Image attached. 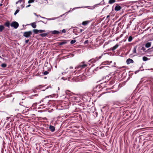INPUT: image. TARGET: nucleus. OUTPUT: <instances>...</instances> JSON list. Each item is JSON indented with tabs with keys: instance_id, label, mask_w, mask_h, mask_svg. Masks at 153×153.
<instances>
[{
	"instance_id": "nucleus-1",
	"label": "nucleus",
	"mask_w": 153,
	"mask_h": 153,
	"mask_svg": "<svg viewBox=\"0 0 153 153\" xmlns=\"http://www.w3.org/2000/svg\"><path fill=\"white\" fill-rule=\"evenodd\" d=\"M84 62H83L81 63L79 65H78L76 68L79 71L86 67L87 66V65L86 64H83Z\"/></svg>"
},
{
	"instance_id": "nucleus-2",
	"label": "nucleus",
	"mask_w": 153,
	"mask_h": 153,
	"mask_svg": "<svg viewBox=\"0 0 153 153\" xmlns=\"http://www.w3.org/2000/svg\"><path fill=\"white\" fill-rule=\"evenodd\" d=\"M10 26L11 27H13L14 29H16L18 27L19 24L16 22L13 21L11 23Z\"/></svg>"
},
{
	"instance_id": "nucleus-3",
	"label": "nucleus",
	"mask_w": 153,
	"mask_h": 153,
	"mask_svg": "<svg viewBox=\"0 0 153 153\" xmlns=\"http://www.w3.org/2000/svg\"><path fill=\"white\" fill-rule=\"evenodd\" d=\"M32 33L31 31H26L24 32L23 36L26 38H28L32 35Z\"/></svg>"
},
{
	"instance_id": "nucleus-4",
	"label": "nucleus",
	"mask_w": 153,
	"mask_h": 153,
	"mask_svg": "<svg viewBox=\"0 0 153 153\" xmlns=\"http://www.w3.org/2000/svg\"><path fill=\"white\" fill-rule=\"evenodd\" d=\"M23 100H24V101L22 102H20L19 103V105L24 106L25 107H27V102L25 100H24L22 99Z\"/></svg>"
},
{
	"instance_id": "nucleus-5",
	"label": "nucleus",
	"mask_w": 153,
	"mask_h": 153,
	"mask_svg": "<svg viewBox=\"0 0 153 153\" xmlns=\"http://www.w3.org/2000/svg\"><path fill=\"white\" fill-rule=\"evenodd\" d=\"M61 30H60L59 31L54 30L53 31H51L49 32L50 33H51V34H59L60 33H61Z\"/></svg>"
},
{
	"instance_id": "nucleus-6",
	"label": "nucleus",
	"mask_w": 153,
	"mask_h": 153,
	"mask_svg": "<svg viewBox=\"0 0 153 153\" xmlns=\"http://www.w3.org/2000/svg\"><path fill=\"white\" fill-rule=\"evenodd\" d=\"M67 43V41L66 40H63L62 41L59 42H58V44L59 45H62L66 44Z\"/></svg>"
},
{
	"instance_id": "nucleus-7",
	"label": "nucleus",
	"mask_w": 153,
	"mask_h": 153,
	"mask_svg": "<svg viewBox=\"0 0 153 153\" xmlns=\"http://www.w3.org/2000/svg\"><path fill=\"white\" fill-rule=\"evenodd\" d=\"M121 7L118 4H117L114 8V10L116 11H118L121 9Z\"/></svg>"
},
{
	"instance_id": "nucleus-8",
	"label": "nucleus",
	"mask_w": 153,
	"mask_h": 153,
	"mask_svg": "<svg viewBox=\"0 0 153 153\" xmlns=\"http://www.w3.org/2000/svg\"><path fill=\"white\" fill-rule=\"evenodd\" d=\"M126 63L127 64L132 63L134 62L133 60L129 58L126 60Z\"/></svg>"
},
{
	"instance_id": "nucleus-9",
	"label": "nucleus",
	"mask_w": 153,
	"mask_h": 153,
	"mask_svg": "<svg viewBox=\"0 0 153 153\" xmlns=\"http://www.w3.org/2000/svg\"><path fill=\"white\" fill-rule=\"evenodd\" d=\"M49 128L52 132H54L55 130V127L51 125L49 126Z\"/></svg>"
},
{
	"instance_id": "nucleus-10",
	"label": "nucleus",
	"mask_w": 153,
	"mask_h": 153,
	"mask_svg": "<svg viewBox=\"0 0 153 153\" xmlns=\"http://www.w3.org/2000/svg\"><path fill=\"white\" fill-rule=\"evenodd\" d=\"M72 98L73 100L76 101V102H78L79 100V98L75 96L73 97Z\"/></svg>"
},
{
	"instance_id": "nucleus-11",
	"label": "nucleus",
	"mask_w": 153,
	"mask_h": 153,
	"mask_svg": "<svg viewBox=\"0 0 153 153\" xmlns=\"http://www.w3.org/2000/svg\"><path fill=\"white\" fill-rule=\"evenodd\" d=\"M50 33L49 31L47 33H43L40 34V36L42 37H45Z\"/></svg>"
},
{
	"instance_id": "nucleus-12",
	"label": "nucleus",
	"mask_w": 153,
	"mask_h": 153,
	"mask_svg": "<svg viewBox=\"0 0 153 153\" xmlns=\"http://www.w3.org/2000/svg\"><path fill=\"white\" fill-rule=\"evenodd\" d=\"M4 25L5 26H6L7 27L9 28L10 27V23L9 21H7L4 24Z\"/></svg>"
},
{
	"instance_id": "nucleus-13",
	"label": "nucleus",
	"mask_w": 153,
	"mask_h": 153,
	"mask_svg": "<svg viewBox=\"0 0 153 153\" xmlns=\"http://www.w3.org/2000/svg\"><path fill=\"white\" fill-rule=\"evenodd\" d=\"M118 46L119 45L118 44H116L115 46H114L112 48H111V50L114 51L118 47Z\"/></svg>"
},
{
	"instance_id": "nucleus-14",
	"label": "nucleus",
	"mask_w": 153,
	"mask_h": 153,
	"mask_svg": "<svg viewBox=\"0 0 153 153\" xmlns=\"http://www.w3.org/2000/svg\"><path fill=\"white\" fill-rule=\"evenodd\" d=\"M42 18L45 19H47L48 20H54V19H56V18H47L44 17H42Z\"/></svg>"
},
{
	"instance_id": "nucleus-15",
	"label": "nucleus",
	"mask_w": 153,
	"mask_h": 153,
	"mask_svg": "<svg viewBox=\"0 0 153 153\" xmlns=\"http://www.w3.org/2000/svg\"><path fill=\"white\" fill-rule=\"evenodd\" d=\"M89 22V21H85L83 22L82 23V25L85 26L86 25H87L88 23Z\"/></svg>"
},
{
	"instance_id": "nucleus-16",
	"label": "nucleus",
	"mask_w": 153,
	"mask_h": 153,
	"mask_svg": "<svg viewBox=\"0 0 153 153\" xmlns=\"http://www.w3.org/2000/svg\"><path fill=\"white\" fill-rule=\"evenodd\" d=\"M116 0H109L108 3L110 4H112L115 2Z\"/></svg>"
},
{
	"instance_id": "nucleus-17",
	"label": "nucleus",
	"mask_w": 153,
	"mask_h": 153,
	"mask_svg": "<svg viewBox=\"0 0 153 153\" xmlns=\"http://www.w3.org/2000/svg\"><path fill=\"white\" fill-rule=\"evenodd\" d=\"M151 45V42H147L145 45V47L146 48H149Z\"/></svg>"
},
{
	"instance_id": "nucleus-18",
	"label": "nucleus",
	"mask_w": 153,
	"mask_h": 153,
	"mask_svg": "<svg viewBox=\"0 0 153 153\" xmlns=\"http://www.w3.org/2000/svg\"><path fill=\"white\" fill-rule=\"evenodd\" d=\"M32 27L33 28H36V25L35 22H33L31 24Z\"/></svg>"
},
{
	"instance_id": "nucleus-19",
	"label": "nucleus",
	"mask_w": 153,
	"mask_h": 153,
	"mask_svg": "<svg viewBox=\"0 0 153 153\" xmlns=\"http://www.w3.org/2000/svg\"><path fill=\"white\" fill-rule=\"evenodd\" d=\"M137 48V46H135L133 49V53H136V49Z\"/></svg>"
},
{
	"instance_id": "nucleus-20",
	"label": "nucleus",
	"mask_w": 153,
	"mask_h": 153,
	"mask_svg": "<svg viewBox=\"0 0 153 153\" xmlns=\"http://www.w3.org/2000/svg\"><path fill=\"white\" fill-rule=\"evenodd\" d=\"M4 28V27L3 25H0V32H2Z\"/></svg>"
},
{
	"instance_id": "nucleus-21",
	"label": "nucleus",
	"mask_w": 153,
	"mask_h": 153,
	"mask_svg": "<svg viewBox=\"0 0 153 153\" xmlns=\"http://www.w3.org/2000/svg\"><path fill=\"white\" fill-rule=\"evenodd\" d=\"M33 32L37 34L39 32V30L37 29H34L33 30Z\"/></svg>"
},
{
	"instance_id": "nucleus-22",
	"label": "nucleus",
	"mask_w": 153,
	"mask_h": 153,
	"mask_svg": "<svg viewBox=\"0 0 153 153\" xmlns=\"http://www.w3.org/2000/svg\"><path fill=\"white\" fill-rule=\"evenodd\" d=\"M143 59L144 61H146L148 60L149 59L147 57L144 56L143 57Z\"/></svg>"
},
{
	"instance_id": "nucleus-23",
	"label": "nucleus",
	"mask_w": 153,
	"mask_h": 153,
	"mask_svg": "<svg viewBox=\"0 0 153 153\" xmlns=\"http://www.w3.org/2000/svg\"><path fill=\"white\" fill-rule=\"evenodd\" d=\"M133 39V38L131 36H130L129 37L128 39V41L129 42H131L132 41Z\"/></svg>"
},
{
	"instance_id": "nucleus-24",
	"label": "nucleus",
	"mask_w": 153,
	"mask_h": 153,
	"mask_svg": "<svg viewBox=\"0 0 153 153\" xmlns=\"http://www.w3.org/2000/svg\"><path fill=\"white\" fill-rule=\"evenodd\" d=\"M1 66L2 68H5L7 66V65L5 63H3L1 64Z\"/></svg>"
},
{
	"instance_id": "nucleus-25",
	"label": "nucleus",
	"mask_w": 153,
	"mask_h": 153,
	"mask_svg": "<svg viewBox=\"0 0 153 153\" xmlns=\"http://www.w3.org/2000/svg\"><path fill=\"white\" fill-rule=\"evenodd\" d=\"M61 33H60V34H62V33H65L66 32V30L65 29H63L62 30H61Z\"/></svg>"
},
{
	"instance_id": "nucleus-26",
	"label": "nucleus",
	"mask_w": 153,
	"mask_h": 153,
	"mask_svg": "<svg viewBox=\"0 0 153 153\" xmlns=\"http://www.w3.org/2000/svg\"><path fill=\"white\" fill-rule=\"evenodd\" d=\"M100 3H99V4H96L94 5L93 6V8H92V9H94L95 8V7H96L98 5H100Z\"/></svg>"
},
{
	"instance_id": "nucleus-27",
	"label": "nucleus",
	"mask_w": 153,
	"mask_h": 153,
	"mask_svg": "<svg viewBox=\"0 0 153 153\" xmlns=\"http://www.w3.org/2000/svg\"><path fill=\"white\" fill-rule=\"evenodd\" d=\"M76 42V40H72L71 41L70 43L71 44H72L75 43Z\"/></svg>"
},
{
	"instance_id": "nucleus-28",
	"label": "nucleus",
	"mask_w": 153,
	"mask_h": 153,
	"mask_svg": "<svg viewBox=\"0 0 153 153\" xmlns=\"http://www.w3.org/2000/svg\"><path fill=\"white\" fill-rule=\"evenodd\" d=\"M19 11V9H17L15 12L14 13V15H16Z\"/></svg>"
},
{
	"instance_id": "nucleus-29",
	"label": "nucleus",
	"mask_w": 153,
	"mask_h": 153,
	"mask_svg": "<svg viewBox=\"0 0 153 153\" xmlns=\"http://www.w3.org/2000/svg\"><path fill=\"white\" fill-rule=\"evenodd\" d=\"M34 1V0H29L28 1V3L30 4L33 2Z\"/></svg>"
},
{
	"instance_id": "nucleus-30",
	"label": "nucleus",
	"mask_w": 153,
	"mask_h": 153,
	"mask_svg": "<svg viewBox=\"0 0 153 153\" xmlns=\"http://www.w3.org/2000/svg\"><path fill=\"white\" fill-rule=\"evenodd\" d=\"M46 31L45 30H39V33H42L45 32Z\"/></svg>"
},
{
	"instance_id": "nucleus-31",
	"label": "nucleus",
	"mask_w": 153,
	"mask_h": 153,
	"mask_svg": "<svg viewBox=\"0 0 153 153\" xmlns=\"http://www.w3.org/2000/svg\"><path fill=\"white\" fill-rule=\"evenodd\" d=\"M48 74H49V72L48 71H45L43 72V74L44 75H46Z\"/></svg>"
},
{
	"instance_id": "nucleus-32",
	"label": "nucleus",
	"mask_w": 153,
	"mask_h": 153,
	"mask_svg": "<svg viewBox=\"0 0 153 153\" xmlns=\"http://www.w3.org/2000/svg\"><path fill=\"white\" fill-rule=\"evenodd\" d=\"M39 22H42L44 23H45V24H46L47 23V21L45 22H44L42 21V20H40V21H39Z\"/></svg>"
},
{
	"instance_id": "nucleus-33",
	"label": "nucleus",
	"mask_w": 153,
	"mask_h": 153,
	"mask_svg": "<svg viewBox=\"0 0 153 153\" xmlns=\"http://www.w3.org/2000/svg\"><path fill=\"white\" fill-rule=\"evenodd\" d=\"M95 61L94 60H93V59H91L89 61V62L93 63H94V62H95Z\"/></svg>"
},
{
	"instance_id": "nucleus-34",
	"label": "nucleus",
	"mask_w": 153,
	"mask_h": 153,
	"mask_svg": "<svg viewBox=\"0 0 153 153\" xmlns=\"http://www.w3.org/2000/svg\"><path fill=\"white\" fill-rule=\"evenodd\" d=\"M21 1H22L21 0H19L18 1H16V4H17L18 3H21Z\"/></svg>"
},
{
	"instance_id": "nucleus-35",
	"label": "nucleus",
	"mask_w": 153,
	"mask_h": 153,
	"mask_svg": "<svg viewBox=\"0 0 153 153\" xmlns=\"http://www.w3.org/2000/svg\"><path fill=\"white\" fill-rule=\"evenodd\" d=\"M88 40H85L84 42V44L85 45L86 44H87L88 43Z\"/></svg>"
},
{
	"instance_id": "nucleus-36",
	"label": "nucleus",
	"mask_w": 153,
	"mask_h": 153,
	"mask_svg": "<svg viewBox=\"0 0 153 153\" xmlns=\"http://www.w3.org/2000/svg\"><path fill=\"white\" fill-rule=\"evenodd\" d=\"M135 55H133L132 54H131L130 55V57L132 58Z\"/></svg>"
},
{
	"instance_id": "nucleus-37",
	"label": "nucleus",
	"mask_w": 153,
	"mask_h": 153,
	"mask_svg": "<svg viewBox=\"0 0 153 153\" xmlns=\"http://www.w3.org/2000/svg\"><path fill=\"white\" fill-rule=\"evenodd\" d=\"M71 78H72V77L71 76H70V77H68V80L71 81H71V80H70V79H71Z\"/></svg>"
},
{
	"instance_id": "nucleus-38",
	"label": "nucleus",
	"mask_w": 153,
	"mask_h": 153,
	"mask_svg": "<svg viewBox=\"0 0 153 153\" xmlns=\"http://www.w3.org/2000/svg\"><path fill=\"white\" fill-rule=\"evenodd\" d=\"M29 42V40H26L25 41V43L27 44V43L28 42Z\"/></svg>"
},
{
	"instance_id": "nucleus-39",
	"label": "nucleus",
	"mask_w": 153,
	"mask_h": 153,
	"mask_svg": "<svg viewBox=\"0 0 153 153\" xmlns=\"http://www.w3.org/2000/svg\"><path fill=\"white\" fill-rule=\"evenodd\" d=\"M72 79H73V80H75V82H77V80H76V79H75V78H74V76H73V78H72Z\"/></svg>"
},
{
	"instance_id": "nucleus-40",
	"label": "nucleus",
	"mask_w": 153,
	"mask_h": 153,
	"mask_svg": "<svg viewBox=\"0 0 153 153\" xmlns=\"http://www.w3.org/2000/svg\"><path fill=\"white\" fill-rule=\"evenodd\" d=\"M10 127V124H8V125H7V126H6V128H9V127Z\"/></svg>"
},
{
	"instance_id": "nucleus-41",
	"label": "nucleus",
	"mask_w": 153,
	"mask_h": 153,
	"mask_svg": "<svg viewBox=\"0 0 153 153\" xmlns=\"http://www.w3.org/2000/svg\"><path fill=\"white\" fill-rule=\"evenodd\" d=\"M141 49L144 51L145 50V48L144 47H142L141 48Z\"/></svg>"
},
{
	"instance_id": "nucleus-42",
	"label": "nucleus",
	"mask_w": 153,
	"mask_h": 153,
	"mask_svg": "<svg viewBox=\"0 0 153 153\" xmlns=\"http://www.w3.org/2000/svg\"><path fill=\"white\" fill-rule=\"evenodd\" d=\"M83 30H84L83 29H80V32H82Z\"/></svg>"
},
{
	"instance_id": "nucleus-43",
	"label": "nucleus",
	"mask_w": 153,
	"mask_h": 153,
	"mask_svg": "<svg viewBox=\"0 0 153 153\" xmlns=\"http://www.w3.org/2000/svg\"><path fill=\"white\" fill-rule=\"evenodd\" d=\"M102 56V55L101 56H99V59H101Z\"/></svg>"
},
{
	"instance_id": "nucleus-44",
	"label": "nucleus",
	"mask_w": 153,
	"mask_h": 153,
	"mask_svg": "<svg viewBox=\"0 0 153 153\" xmlns=\"http://www.w3.org/2000/svg\"><path fill=\"white\" fill-rule=\"evenodd\" d=\"M30 5L29 4L28 5L26 6V7L27 8V7H30Z\"/></svg>"
},
{
	"instance_id": "nucleus-45",
	"label": "nucleus",
	"mask_w": 153,
	"mask_h": 153,
	"mask_svg": "<svg viewBox=\"0 0 153 153\" xmlns=\"http://www.w3.org/2000/svg\"><path fill=\"white\" fill-rule=\"evenodd\" d=\"M66 73V72H62V74L63 75L64 74H65Z\"/></svg>"
},
{
	"instance_id": "nucleus-46",
	"label": "nucleus",
	"mask_w": 153,
	"mask_h": 153,
	"mask_svg": "<svg viewBox=\"0 0 153 153\" xmlns=\"http://www.w3.org/2000/svg\"><path fill=\"white\" fill-rule=\"evenodd\" d=\"M98 68H99V69H101V67H100V68H99V67H97V68H96V69L97 70H98L97 69H98Z\"/></svg>"
},
{
	"instance_id": "nucleus-47",
	"label": "nucleus",
	"mask_w": 153,
	"mask_h": 153,
	"mask_svg": "<svg viewBox=\"0 0 153 153\" xmlns=\"http://www.w3.org/2000/svg\"><path fill=\"white\" fill-rule=\"evenodd\" d=\"M37 16H40V17H41V18H42V17L41 16H40V15H37Z\"/></svg>"
},
{
	"instance_id": "nucleus-48",
	"label": "nucleus",
	"mask_w": 153,
	"mask_h": 153,
	"mask_svg": "<svg viewBox=\"0 0 153 153\" xmlns=\"http://www.w3.org/2000/svg\"><path fill=\"white\" fill-rule=\"evenodd\" d=\"M64 78H65L62 77V79H63L64 80H65V79H64Z\"/></svg>"
},
{
	"instance_id": "nucleus-49",
	"label": "nucleus",
	"mask_w": 153,
	"mask_h": 153,
	"mask_svg": "<svg viewBox=\"0 0 153 153\" xmlns=\"http://www.w3.org/2000/svg\"><path fill=\"white\" fill-rule=\"evenodd\" d=\"M142 79H141V80L140 82V83L142 82H143V81H142Z\"/></svg>"
},
{
	"instance_id": "nucleus-50",
	"label": "nucleus",
	"mask_w": 153,
	"mask_h": 153,
	"mask_svg": "<svg viewBox=\"0 0 153 153\" xmlns=\"http://www.w3.org/2000/svg\"><path fill=\"white\" fill-rule=\"evenodd\" d=\"M2 5V4H0V6H1Z\"/></svg>"
},
{
	"instance_id": "nucleus-51",
	"label": "nucleus",
	"mask_w": 153,
	"mask_h": 153,
	"mask_svg": "<svg viewBox=\"0 0 153 153\" xmlns=\"http://www.w3.org/2000/svg\"><path fill=\"white\" fill-rule=\"evenodd\" d=\"M43 101V99H42V100H41V102H40V103L41 102V101Z\"/></svg>"
},
{
	"instance_id": "nucleus-52",
	"label": "nucleus",
	"mask_w": 153,
	"mask_h": 153,
	"mask_svg": "<svg viewBox=\"0 0 153 153\" xmlns=\"http://www.w3.org/2000/svg\"><path fill=\"white\" fill-rule=\"evenodd\" d=\"M73 68V67H70V69H71V68Z\"/></svg>"
},
{
	"instance_id": "nucleus-53",
	"label": "nucleus",
	"mask_w": 153,
	"mask_h": 153,
	"mask_svg": "<svg viewBox=\"0 0 153 153\" xmlns=\"http://www.w3.org/2000/svg\"><path fill=\"white\" fill-rule=\"evenodd\" d=\"M70 12V10H69L68 12L69 13Z\"/></svg>"
},
{
	"instance_id": "nucleus-54",
	"label": "nucleus",
	"mask_w": 153,
	"mask_h": 153,
	"mask_svg": "<svg viewBox=\"0 0 153 153\" xmlns=\"http://www.w3.org/2000/svg\"><path fill=\"white\" fill-rule=\"evenodd\" d=\"M107 16V17H108V16Z\"/></svg>"
},
{
	"instance_id": "nucleus-55",
	"label": "nucleus",
	"mask_w": 153,
	"mask_h": 153,
	"mask_svg": "<svg viewBox=\"0 0 153 153\" xmlns=\"http://www.w3.org/2000/svg\"><path fill=\"white\" fill-rule=\"evenodd\" d=\"M21 1H22V0H21Z\"/></svg>"
}]
</instances>
